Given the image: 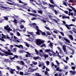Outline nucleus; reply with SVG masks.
<instances>
[{
    "instance_id": "1",
    "label": "nucleus",
    "mask_w": 76,
    "mask_h": 76,
    "mask_svg": "<svg viewBox=\"0 0 76 76\" xmlns=\"http://www.w3.org/2000/svg\"><path fill=\"white\" fill-rule=\"evenodd\" d=\"M10 34L11 36H12L11 37H10L8 36H6L4 35L3 34L2 35L3 36V37H2V38H5V39H6V38H7V39H11L13 41H15V42H19L20 41L19 40H18V38L15 36H14L13 37V33H12L10 32Z\"/></svg>"
},
{
    "instance_id": "2",
    "label": "nucleus",
    "mask_w": 76,
    "mask_h": 76,
    "mask_svg": "<svg viewBox=\"0 0 76 76\" xmlns=\"http://www.w3.org/2000/svg\"><path fill=\"white\" fill-rule=\"evenodd\" d=\"M27 33L28 34H29L30 35H25V36L28 37L29 38L28 39H26V40H27V41H35V39L34 38H35V36L34 35V33L28 32V31H27Z\"/></svg>"
},
{
    "instance_id": "3",
    "label": "nucleus",
    "mask_w": 76,
    "mask_h": 76,
    "mask_svg": "<svg viewBox=\"0 0 76 76\" xmlns=\"http://www.w3.org/2000/svg\"><path fill=\"white\" fill-rule=\"evenodd\" d=\"M30 26H34L35 28H36L37 31L38 32H40L41 33V34L42 35H45V32H43L39 30V28H38V27L37 26V24L35 23H33L32 24H30Z\"/></svg>"
},
{
    "instance_id": "4",
    "label": "nucleus",
    "mask_w": 76,
    "mask_h": 76,
    "mask_svg": "<svg viewBox=\"0 0 76 76\" xmlns=\"http://www.w3.org/2000/svg\"><path fill=\"white\" fill-rule=\"evenodd\" d=\"M36 44L37 45L39 46L42 44L43 42H44V41L41 40L40 39H37L36 40Z\"/></svg>"
},
{
    "instance_id": "5",
    "label": "nucleus",
    "mask_w": 76,
    "mask_h": 76,
    "mask_svg": "<svg viewBox=\"0 0 76 76\" xmlns=\"http://www.w3.org/2000/svg\"><path fill=\"white\" fill-rule=\"evenodd\" d=\"M37 69H38V68H37L36 69H33L31 67H29L28 70H27L28 72H30V73H32L33 72L36 71Z\"/></svg>"
},
{
    "instance_id": "6",
    "label": "nucleus",
    "mask_w": 76,
    "mask_h": 76,
    "mask_svg": "<svg viewBox=\"0 0 76 76\" xmlns=\"http://www.w3.org/2000/svg\"><path fill=\"white\" fill-rule=\"evenodd\" d=\"M8 0V1H9L10 2H11V3H12L9 2H7V3L8 4H10L11 5H16V6H19V4H17L15 3V2H13L11 0Z\"/></svg>"
},
{
    "instance_id": "7",
    "label": "nucleus",
    "mask_w": 76,
    "mask_h": 76,
    "mask_svg": "<svg viewBox=\"0 0 76 76\" xmlns=\"http://www.w3.org/2000/svg\"><path fill=\"white\" fill-rule=\"evenodd\" d=\"M9 26L8 25H7V26L4 27V29L7 30V32H9V31H10L12 30V29H10V27L9 28Z\"/></svg>"
},
{
    "instance_id": "8",
    "label": "nucleus",
    "mask_w": 76,
    "mask_h": 76,
    "mask_svg": "<svg viewBox=\"0 0 76 76\" xmlns=\"http://www.w3.org/2000/svg\"><path fill=\"white\" fill-rule=\"evenodd\" d=\"M39 55H38V56H40V57H42L44 56V57H45V58H47V57H48V56L46 54H45L43 55L42 54H41L40 53L39 54Z\"/></svg>"
},
{
    "instance_id": "9",
    "label": "nucleus",
    "mask_w": 76,
    "mask_h": 76,
    "mask_svg": "<svg viewBox=\"0 0 76 76\" xmlns=\"http://www.w3.org/2000/svg\"><path fill=\"white\" fill-rule=\"evenodd\" d=\"M23 9H25L26 10H27L28 12H31V10H30V9H31V8L29 7L28 6H26L23 7Z\"/></svg>"
},
{
    "instance_id": "10",
    "label": "nucleus",
    "mask_w": 76,
    "mask_h": 76,
    "mask_svg": "<svg viewBox=\"0 0 76 76\" xmlns=\"http://www.w3.org/2000/svg\"><path fill=\"white\" fill-rule=\"evenodd\" d=\"M27 13L29 15H31V16H35V17H37L38 16H40L39 15H38L37 14H35L33 13H31L29 12H27Z\"/></svg>"
},
{
    "instance_id": "11",
    "label": "nucleus",
    "mask_w": 76,
    "mask_h": 76,
    "mask_svg": "<svg viewBox=\"0 0 76 76\" xmlns=\"http://www.w3.org/2000/svg\"><path fill=\"white\" fill-rule=\"evenodd\" d=\"M49 42H50V43L48 45L49 46V47H50L51 48L53 49V43H52V42H50V40H49L48 42V43H49Z\"/></svg>"
},
{
    "instance_id": "12",
    "label": "nucleus",
    "mask_w": 76,
    "mask_h": 76,
    "mask_svg": "<svg viewBox=\"0 0 76 76\" xmlns=\"http://www.w3.org/2000/svg\"><path fill=\"white\" fill-rule=\"evenodd\" d=\"M49 0L51 3H52V4H53L54 7H57V5H56V4H54V2H53V0Z\"/></svg>"
},
{
    "instance_id": "13",
    "label": "nucleus",
    "mask_w": 76,
    "mask_h": 76,
    "mask_svg": "<svg viewBox=\"0 0 76 76\" xmlns=\"http://www.w3.org/2000/svg\"><path fill=\"white\" fill-rule=\"evenodd\" d=\"M17 62L19 64H20V65H22V66H23L24 65H25V63L23 61H18Z\"/></svg>"
},
{
    "instance_id": "14",
    "label": "nucleus",
    "mask_w": 76,
    "mask_h": 76,
    "mask_svg": "<svg viewBox=\"0 0 76 76\" xmlns=\"http://www.w3.org/2000/svg\"><path fill=\"white\" fill-rule=\"evenodd\" d=\"M62 18V19H70V17L66 16L64 15H63Z\"/></svg>"
},
{
    "instance_id": "15",
    "label": "nucleus",
    "mask_w": 76,
    "mask_h": 76,
    "mask_svg": "<svg viewBox=\"0 0 76 76\" xmlns=\"http://www.w3.org/2000/svg\"><path fill=\"white\" fill-rule=\"evenodd\" d=\"M9 71L10 72V73L11 74H13L14 73V71H15V69H12V68H10V69H9Z\"/></svg>"
},
{
    "instance_id": "16",
    "label": "nucleus",
    "mask_w": 76,
    "mask_h": 76,
    "mask_svg": "<svg viewBox=\"0 0 76 76\" xmlns=\"http://www.w3.org/2000/svg\"><path fill=\"white\" fill-rule=\"evenodd\" d=\"M15 58H18V56L17 55H14V56L13 58L10 57L9 58L11 60H14Z\"/></svg>"
},
{
    "instance_id": "17",
    "label": "nucleus",
    "mask_w": 76,
    "mask_h": 76,
    "mask_svg": "<svg viewBox=\"0 0 76 76\" xmlns=\"http://www.w3.org/2000/svg\"><path fill=\"white\" fill-rule=\"evenodd\" d=\"M34 2L36 3V4H38V5H39V6H42V5L41 4V1H38L37 2L36 1H34Z\"/></svg>"
},
{
    "instance_id": "18",
    "label": "nucleus",
    "mask_w": 76,
    "mask_h": 76,
    "mask_svg": "<svg viewBox=\"0 0 76 76\" xmlns=\"http://www.w3.org/2000/svg\"><path fill=\"white\" fill-rule=\"evenodd\" d=\"M63 49L64 52H66V51H67V50H66V45H63Z\"/></svg>"
},
{
    "instance_id": "19",
    "label": "nucleus",
    "mask_w": 76,
    "mask_h": 76,
    "mask_svg": "<svg viewBox=\"0 0 76 76\" xmlns=\"http://www.w3.org/2000/svg\"><path fill=\"white\" fill-rule=\"evenodd\" d=\"M58 9H60V10H62L63 11V12H64V13H66V14H68V13H69L68 11H64V10H63V9H61L59 7H58Z\"/></svg>"
},
{
    "instance_id": "20",
    "label": "nucleus",
    "mask_w": 76,
    "mask_h": 76,
    "mask_svg": "<svg viewBox=\"0 0 76 76\" xmlns=\"http://www.w3.org/2000/svg\"><path fill=\"white\" fill-rule=\"evenodd\" d=\"M15 47H18V48H22L23 49V46L22 45H14Z\"/></svg>"
},
{
    "instance_id": "21",
    "label": "nucleus",
    "mask_w": 76,
    "mask_h": 76,
    "mask_svg": "<svg viewBox=\"0 0 76 76\" xmlns=\"http://www.w3.org/2000/svg\"><path fill=\"white\" fill-rule=\"evenodd\" d=\"M4 61L6 63H8V62H9V63L10 64V61L9 60V59H5L4 60Z\"/></svg>"
},
{
    "instance_id": "22",
    "label": "nucleus",
    "mask_w": 76,
    "mask_h": 76,
    "mask_svg": "<svg viewBox=\"0 0 76 76\" xmlns=\"http://www.w3.org/2000/svg\"><path fill=\"white\" fill-rule=\"evenodd\" d=\"M4 53L5 54H7L8 55H9L10 56H12V55H13V53L11 52H8L6 51H5Z\"/></svg>"
},
{
    "instance_id": "23",
    "label": "nucleus",
    "mask_w": 76,
    "mask_h": 76,
    "mask_svg": "<svg viewBox=\"0 0 76 76\" xmlns=\"http://www.w3.org/2000/svg\"><path fill=\"white\" fill-rule=\"evenodd\" d=\"M41 67H42L43 70H44V69H45V67H45V66L44 63H42V66Z\"/></svg>"
},
{
    "instance_id": "24",
    "label": "nucleus",
    "mask_w": 76,
    "mask_h": 76,
    "mask_svg": "<svg viewBox=\"0 0 76 76\" xmlns=\"http://www.w3.org/2000/svg\"><path fill=\"white\" fill-rule=\"evenodd\" d=\"M64 25L68 29H71V27H70V26L67 24H64Z\"/></svg>"
},
{
    "instance_id": "25",
    "label": "nucleus",
    "mask_w": 76,
    "mask_h": 76,
    "mask_svg": "<svg viewBox=\"0 0 76 76\" xmlns=\"http://www.w3.org/2000/svg\"><path fill=\"white\" fill-rule=\"evenodd\" d=\"M13 22L14 23V25H17V23H18V21L15 19H14Z\"/></svg>"
},
{
    "instance_id": "26",
    "label": "nucleus",
    "mask_w": 76,
    "mask_h": 76,
    "mask_svg": "<svg viewBox=\"0 0 76 76\" xmlns=\"http://www.w3.org/2000/svg\"><path fill=\"white\" fill-rule=\"evenodd\" d=\"M64 39L65 40V41H66V42H67L68 43H70V42L69 40H68V39H67L65 37H64Z\"/></svg>"
},
{
    "instance_id": "27",
    "label": "nucleus",
    "mask_w": 76,
    "mask_h": 76,
    "mask_svg": "<svg viewBox=\"0 0 76 76\" xmlns=\"http://www.w3.org/2000/svg\"><path fill=\"white\" fill-rule=\"evenodd\" d=\"M19 22L20 23H21L22 22H23V23H25V21L23 19H22L21 20H19Z\"/></svg>"
},
{
    "instance_id": "28",
    "label": "nucleus",
    "mask_w": 76,
    "mask_h": 76,
    "mask_svg": "<svg viewBox=\"0 0 76 76\" xmlns=\"http://www.w3.org/2000/svg\"><path fill=\"white\" fill-rule=\"evenodd\" d=\"M3 35V34H2V35L3 36L2 37H4ZM1 35H0V40H1V41H4V42L5 41L4 39H3V38H2V37H1Z\"/></svg>"
},
{
    "instance_id": "29",
    "label": "nucleus",
    "mask_w": 76,
    "mask_h": 76,
    "mask_svg": "<svg viewBox=\"0 0 76 76\" xmlns=\"http://www.w3.org/2000/svg\"><path fill=\"white\" fill-rule=\"evenodd\" d=\"M69 37V38L71 39L72 40H73V36L72 35H68Z\"/></svg>"
},
{
    "instance_id": "30",
    "label": "nucleus",
    "mask_w": 76,
    "mask_h": 76,
    "mask_svg": "<svg viewBox=\"0 0 76 76\" xmlns=\"http://www.w3.org/2000/svg\"><path fill=\"white\" fill-rule=\"evenodd\" d=\"M39 58H40V57L39 56H37V57H33L34 59V60H35L38 59H39Z\"/></svg>"
},
{
    "instance_id": "31",
    "label": "nucleus",
    "mask_w": 76,
    "mask_h": 76,
    "mask_svg": "<svg viewBox=\"0 0 76 76\" xmlns=\"http://www.w3.org/2000/svg\"><path fill=\"white\" fill-rule=\"evenodd\" d=\"M70 73H72V75H75V73H76V71H70Z\"/></svg>"
},
{
    "instance_id": "32",
    "label": "nucleus",
    "mask_w": 76,
    "mask_h": 76,
    "mask_svg": "<svg viewBox=\"0 0 76 76\" xmlns=\"http://www.w3.org/2000/svg\"><path fill=\"white\" fill-rule=\"evenodd\" d=\"M60 54H61L62 56V57H64V53H63V52L62 50L60 51Z\"/></svg>"
},
{
    "instance_id": "33",
    "label": "nucleus",
    "mask_w": 76,
    "mask_h": 76,
    "mask_svg": "<svg viewBox=\"0 0 76 76\" xmlns=\"http://www.w3.org/2000/svg\"><path fill=\"white\" fill-rule=\"evenodd\" d=\"M56 53H57V54H58V55H57V56H58V57H59V58H61V56L59 55V54H58V51H56Z\"/></svg>"
},
{
    "instance_id": "34",
    "label": "nucleus",
    "mask_w": 76,
    "mask_h": 76,
    "mask_svg": "<svg viewBox=\"0 0 76 76\" xmlns=\"http://www.w3.org/2000/svg\"><path fill=\"white\" fill-rule=\"evenodd\" d=\"M51 20H52V22H56L57 23H58V22L57 21V20L55 19H51Z\"/></svg>"
},
{
    "instance_id": "35",
    "label": "nucleus",
    "mask_w": 76,
    "mask_h": 76,
    "mask_svg": "<svg viewBox=\"0 0 76 76\" xmlns=\"http://www.w3.org/2000/svg\"><path fill=\"white\" fill-rule=\"evenodd\" d=\"M25 45H26V46L28 47H29V44H28V43L25 42Z\"/></svg>"
},
{
    "instance_id": "36",
    "label": "nucleus",
    "mask_w": 76,
    "mask_h": 76,
    "mask_svg": "<svg viewBox=\"0 0 76 76\" xmlns=\"http://www.w3.org/2000/svg\"><path fill=\"white\" fill-rule=\"evenodd\" d=\"M35 52H36L37 55H39V54H40V53L38 52L37 50V49H35Z\"/></svg>"
},
{
    "instance_id": "37",
    "label": "nucleus",
    "mask_w": 76,
    "mask_h": 76,
    "mask_svg": "<svg viewBox=\"0 0 76 76\" xmlns=\"http://www.w3.org/2000/svg\"><path fill=\"white\" fill-rule=\"evenodd\" d=\"M45 75H47V76H49V74H48V72H47V71H45Z\"/></svg>"
},
{
    "instance_id": "38",
    "label": "nucleus",
    "mask_w": 76,
    "mask_h": 76,
    "mask_svg": "<svg viewBox=\"0 0 76 76\" xmlns=\"http://www.w3.org/2000/svg\"><path fill=\"white\" fill-rule=\"evenodd\" d=\"M72 31L76 34V29L75 28H72Z\"/></svg>"
},
{
    "instance_id": "39",
    "label": "nucleus",
    "mask_w": 76,
    "mask_h": 76,
    "mask_svg": "<svg viewBox=\"0 0 76 76\" xmlns=\"http://www.w3.org/2000/svg\"><path fill=\"white\" fill-rule=\"evenodd\" d=\"M45 28L46 29H47V30H49V31H50V28H49V27L47 26H45Z\"/></svg>"
},
{
    "instance_id": "40",
    "label": "nucleus",
    "mask_w": 76,
    "mask_h": 76,
    "mask_svg": "<svg viewBox=\"0 0 76 76\" xmlns=\"http://www.w3.org/2000/svg\"><path fill=\"white\" fill-rule=\"evenodd\" d=\"M38 19H40V20H41L43 22H44V23H46V21L43 20V19H41V18H38Z\"/></svg>"
},
{
    "instance_id": "41",
    "label": "nucleus",
    "mask_w": 76,
    "mask_h": 76,
    "mask_svg": "<svg viewBox=\"0 0 76 76\" xmlns=\"http://www.w3.org/2000/svg\"><path fill=\"white\" fill-rule=\"evenodd\" d=\"M17 49V48H15L13 49V51L14 52H16V50Z\"/></svg>"
},
{
    "instance_id": "42",
    "label": "nucleus",
    "mask_w": 76,
    "mask_h": 76,
    "mask_svg": "<svg viewBox=\"0 0 76 76\" xmlns=\"http://www.w3.org/2000/svg\"><path fill=\"white\" fill-rule=\"evenodd\" d=\"M44 47L45 48V47H46V45H45V44H43L40 46V47Z\"/></svg>"
},
{
    "instance_id": "43",
    "label": "nucleus",
    "mask_w": 76,
    "mask_h": 76,
    "mask_svg": "<svg viewBox=\"0 0 76 76\" xmlns=\"http://www.w3.org/2000/svg\"><path fill=\"white\" fill-rule=\"evenodd\" d=\"M37 12H38V13H40V14H42V11L41 10H37Z\"/></svg>"
},
{
    "instance_id": "44",
    "label": "nucleus",
    "mask_w": 76,
    "mask_h": 76,
    "mask_svg": "<svg viewBox=\"0 0 76 76\" xmlns=\"http://www.w3.org/2000/svg\"><path fill=\"white\" fill-rule=\"evenodd\" d=\"M32 63L33 64H34V65H37V62H35V61H32Z\"/></svg>"
},
{
    "instance_id": "45",
    "label": "nucleus",
    "mask_w": 76,
    "mask_h": 76,
    "mask_svg": "<svg viewBox=\"0 0 76 76\" xmlns=\"http://www.w3.org/2000/svg\"><path fill=\"white\" fill-rule=\"evenodd\" d=\"M49 6L50 7H53V9H54V5H51L50 4H49Z\"/></svg>"
},
{
    "instance_id": "46",
    "label": "nucleus",
    "mask_w": 76,
    "mask_h": 76,
    "mask_svg": "<svg viewBox=\"0 0 76 76\" xmlns=\"http://www.w3.org/2000/svg\"><path fill=\"white\" fill-rule=\"evenodd\" d=\"M0 50L1 51H2V52H3V53H5V51H6L5 50H3L1 48H0Z\"/></svg>"
},
{
    "instance_id": "47",
    "label": "nucleus",
    "mask_w": 76,
    "mask_h": 76,
    "mask_svg": "<svg viewBox=\"0 0 76 76\" xmlns=\"http://www.w3.org/2000/svg\"><path fill=\"white\" fill-rule=\"evenodd\" d=\"M38 66L39 67H42V64H41V62H39Z\"/></svg>"
},
{
    "instance_id": "48",
    "label": "nucleus",
    "mask_w": 76,
    "mask_h": 76,
    "mask_svg": "<svg viewBox=\"0 0 76 76\" xmlns=\"http://www.w3.org/2000/svg\"><path fill=\"white\" fill-rule=\"evenodd\" d=\"M26 53L28 54V56H29V57H31V54H30V53H29L28 52H26Z\"/></svg>"
},
{
    "instance_id": "49",
    "label": "nucleus",
    "mask_w": 76,
    "mask_h": 76,
    "mask_svg": "<svg viewBox=\"0 0 76 76\" xmlns=\"http://www.w3.org/2000/svg\"><path fill=\"white\" fill-rule=\"evenodd\" d=\"M46 34L48 35H51V34L49 32V31H47Z\"/></svg>"
},
{
    "instance_id": "50",
    "label": "nucleus",
    "mask_w": 76,
    "mask_h": 76,
    "mask_svg": "<svg viewBox=\"0 0 76 76\" xmlns=\"http://www.w3.org/2000/svg\"><path fill=\"white\" fill-rule=\"evenodd\" d=\"M46 64L47 65H49V64H50V61H47L46 62Z\"/></svg>"
},
{
    "instance_id": "51",
    "label": "nucleus",
    "mask_w": 76,
    "mask_h": 76,
    "mask_svg": "<svg viewBox=\"0 0 76 76\" xmlns=\"http://www.w3.org/2000/svg\"><path fill=\"white\" fill-rule=\"evenodd\" d=\"M16 67L17 68V69L18 70H21L22 69L20 67L18 66H17Z\"/></svg>"
},
{
    "instance_id": "52",
    "label": "nucleus",
    "mask_w": 76,
    "mask_h": 76,
    "mask_svg": "<svg viewBox=\"0 0 76 76\" xmlns=\"http://www.w3.org/2000/svg\"><path fill=\"white\" fill-rule=\"evenodd\" d=\"M75 1H76V0H70L69 1V2H71V3H73V2Z\"/></svg>"
},
{
    "instance_id": "53",
    "label": "nucleus",
    "mask_w": 76,
    "mask_h": 76,
    "mask_svg": "<svg viewBox=\"0 0 76 76\" xmlns=\"http://www.w3.org/2000/svg\"><path fill=\"white\" fill-rule=\"evenodd\" d=\"M63 5H65L66 6H67V4L66 3V2H64V1H63Z\"/></svg>"
},
{
    "instance_id": "54",
    "label": "nucleus",
    "mask_w": 76,
    "mask_h": 76,
    "mask_svg": "<svg viewBox=\"0 0 76 76\" xmlns=\"http://www.w3.org/2000/svg\"><path fill=\"white\" fill-rule=\"evenodd\" d=\"M0 7H1V8H3V9H8V8H7L6 7H4L3 6H0Z\"/></svg>"
},
{
    "instance_id": "55",
    "label": "nucleus",
    "mask_w": 76,
    "mask_h": 76,
    "mask_svg": "<svg viewBox=\"0 0 76 76\" xmlns=\"http://www.w3.org/2000/svg\"><path fill=\"white\" fill-rule=\"evenodd\" d=\"M35 75H36L37 76H42L41 75H39V74L38 73H35Z\"/></svg>"
},
{
    "instance_id": "56",
    "label": "nucleus",
    "mask_w": 76,
    "mask_h": 76,
    "mask_svg": "<svg viewBox=\"0 0 76 76\" xmlns=\"http://www.w3.org/2000/svg\"><path fill=\"white\" fill-rule=\"evenodd\" d=\"M4 18L6 20H8V18L7 17H4Z\"/></svg>"
},
{
    "instance_id": "57",
    "label": "nucleus",
    "mask_w": 76,
    "mask_h": 76,
    "mask_svg": "<svg viewBox=\"0 0 76 76\" xmlns=\"http://www.w3.org/2000/svg\"><path fill=\"white\" fill-rule=\"evenodd\" d=\"M59 67H58L57 68H56V70L57 71H59L60 72H61V70H59Z\"/></svg>"
},
{
    "instance_id": "58",
    "label": "nucleus",
    "mask_w": 76,
    "mask_h": 76,
    "mask_svg": "<svg viewBox=\"0 0 76 76\" xmlns=\"http://www.w3.org/2000/svg\"><path fill=\"white\" fill-rule=\"evenodd\" d=\"M54 11L55 12V13L56 15H57L58 13L57 12L56 10H54Z\"/></svg>"
},
{
    "instance_id": "59",
    "label": "nucleus",
    "mask_w": 76,
    "mask_h": 76,
    "mask_svg": "<svg viewBox=\"0 0 76 76\" xmlns=\"http://www.w3.org/2000/svg\"><path fill=\"white\" fill-rule=\"evenodd\" d=\"M56 63L58 65H59L60 64V63L58 62V61L56 60Z\"/></svg>"
},
{
    "instance_id": "60",
    "label": "nucleus",
    "mask_w": 76,
    "mask_h": 76,
    "mask_svg": "<svg viewBox=\"0 0 76 76\" xmlns=\"http://www.w3.org/2000/svg\"><path fill=\"white\" fill-rule=\"evenodd\" d=\"M10 48H11V49H12V48H13V45H10Z\"/></svg>"
},
{
    "instance_id": "61",
    "label": "nucleus",
    "mask_w": 76,
    "mask_h": 76,
    "mask_svg": "<svg viewBox=\"0 0 76 76\" xmlns=\"http://www.w3.org/2000/svg\"><path fill=\"white\" fill-rule=\"evenodd\" d=\"M53 32H54V33H55V34H57L58 32H57V30H54L53 31Z\"/></svg>"
},
{
    "instance_id": "62",
    "label": "nucleus",
    "mask_w": 76,
    "mask_h": 76,
    "mask_svg": "<svg viewBox=\"0 0 76 76\" xmlns=\"http://www.w3.org/2000/svg\"><path fill=\"white\" fill-rule=\"evenodd\" d=\"M13 30H12V31L13 32H15V31H16V29H15V28H13Z\"/></svg>"
},
{
    "instance_id": "63",
    "label": "nucleus",
    "mask_w": 76,
    "mask_h": 76,
    "mask_svg": "<svg viewBox=\"0 0 76 76\" xmlns=\"http://www.w3.org/2000/svg\"><path fill=\"white\" fill-rule=\"evenodd\" d=\"M20 73L21 75H23V72H20Z\"/></svg>"
},
{
    "instance_id": "64",
    "label": "nucleus",
    "mask_w": 76,
    "mask_h": 76,
    "mask_svg": "<svg viewBox=\"0 0 76 76\" xmlns=\"http://www.w3.org/2000/svg\"><path fill=\"white\" fill-rule=\"evenodd\" d=\"M72 10H74L75 12H76V9H75V8L73 7V8H72Z\"/></svg>"
}]
</instances>
